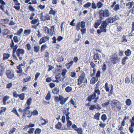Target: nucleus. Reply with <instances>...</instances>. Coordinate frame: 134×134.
Wrapping results in <instances>:
<instances>
[{
  "label": "nucleus",
  "mask_w": 134,
  "mask_h": 134,
  "mask_svg": "<svg viewBox=\"0 0 134 134\" xmlns=\"http://www.w3.org/2000/svg\"><path fill=\"white\" fill-rule=\"evenodd\" d=\"M100 18L104 19V17H108L110 15L109 11L108 9L100 10L99 12Z\"/></svg>",
  "instance_id": "nucleus-1"
},
{
  "label": "nucleus",
  "mask_w": 134,
  "mask_h": 134,
  "mask_svg": "<svg viewBox=\"0 0 134 134\" xmlns=\"http://www.w3.org/2000/svg\"><path fill=\"white\" fill-rule=\"evenodd\" d=\"M81 73V75L79 76L78 79L77 85H81L82 83L85 82L86 83L87 82L86 79H85V74L84 72H82Z\"/></svg>",
  "instance_id": "nucleus-2"
},
{
  "label": "nucleus",
  "mask_w": 134,
  "mask_h": 134,
  "mask_svg": "<svg viewBox=\"0 0 134 134\" xmlns=\"http://www.w3.org/2000/svg\"><path fill=\"white\" fill-rule=\"evenodd\" d=\"M112 104H113L115 105L114 106V108L116 107L119 109V111L121 110L122 107V105L121 103L119 101L116 99H114L111 101Z\"/></svg>",
  "instance_id": "nucleus-3"
},
{
  "label": "nucleus",
  "mask_w": 134,
  "mask_h": 134,
  "mask_svg": "<svg viewBox=\"0 0 134 134\" xmlns=\"http://www.w3.org/2000/svg\"><path fill=\"white\" fill-rule=\"evenodd\" d=\"M107 24L106 21H103L102 22L101 26H100L99 28H101L102 31L104 32H107Z\"/></svg>",
  "instance_id": "nucleus-4"
},
{
  "label": "nucleus",
  "mask_w": 134,
  "mask_h": 134,
  "mask_svg": "<svg viewBox=\"0 0 134 134\" xmlns=\"http://www.w3.org/2000/svg\"><path fill=\"white\" fill-rule=\"evenodd\" d=\"M6 73L7 78L9 79H12L14 77L13 72L10 70H7Z\"/></svg>",
  "instance_id": "nucleus-5"
},
{
  "label": "nucleus",
  "mask_w": 134,
  "mask_h": 134,
  "mask_svg": "<svg viewBox=\"0 0 134 134\" xmlns=\"http://www.w3.org/2000/svg\"><path fill=\"white\" fill-rule=\"evenodd\" d=\"M25 52V51L23 49L19 48L16 50V54L18 57H19L21 55H23Z\"/></svg>",
  "instance_id": "nucleus-6"
},
{
  "label": "nucleus",
  "mask_w": 134,
  "mask_h": 134,
  "mask_svg": "<svg viewBox=\"0 0 134 134\" xmlns=\"http://www.w3.org/2000/svg\"><path fill=\"white\" fill-rule=\"evenodd\" d=\"M49 37L47 36H45L41 38L39 41V43L40 44H41L42 43L46 42L47 41L49 40Z\"/></svg>",
  "instance_id": "nucleus-7"
},
{
  "label": "nucleus",
  "mask_w": 134,
  "mask_h": 134,
  "mask_svg": "<svg viewBox=\"0 0 134 134\" xmlns=\"http://www.w3.org/2000/svg\"><path fill=\"white\" fill-rule=\"evenodd\" d=\"M96 97V96L93 93L92 94L88 96L87 100L88 101L90 102L92 100L94 99Z\"/></svg>",
  "instance_id": "nucleus-8"
},
{
  "label": "nucleus",
  "mask_w": 134,
  "mask_h": 134,
  "mask_svg": "<svg viewBox=\"0 0 134 134\" xmlns=\"http://www.w3.org/2000/svg\"><path fill=\"white\" fill-rule=\"evenodd\" d=\"M69 97L66 98H64V97L62 96L61 98L60 99V103L62 105L64 104L69 98Z\"/></svg>",
  "instance_id": "nucleus-9"
},
{
  "label": "nucleus",
  "mask_w": 134,
  "mask_h": 134,
  "mask_svg": "<svg viewBox=\"0 0 134 134\" xmlns=\"http://www.w3.org/2000/svg\"><path fill=\"white\" fill-rule=\"evenodd\" d=\"M5 68L3 63L0 64V76H2L3 75V73L5 69Z\"/></svg>",
  "instance_id": "nucleus-10"
},
{
  "label": "nucleus",
  "mask_w": 134,
  "mask_h": 134,
  "mask_svg": "<svg viewBox=\"0 0 134 134\" xmlns=\"http://www.w3.org/2000/svg\"><path fill=\"white\" fill-rule=\"evenodd\" d=\"M96 96L97 94V95L99 96L100 94V92L99 90V87H96L94 89V92L93 93Z\"/></svg>",
  "instance_id": "nucleus-11"
},
{
  "label": "nucleus",
  "mask_w": 134,
  "mask_h": 134,
  "mask_svg": "<svg viewBox=\"0 0 134 134\" xmlns=\"http://www.w3.org/2000/svg\"><path fill=\"white\" fill-rule=\"evenodd\" d=\"M111 60L112 63L114 64L117 63L119 61V60L117 57H112Z\"/></svg>",
  "instance_id": "nucleus-12"
},
{
  "label": "nucleus",
  "mask_w": 134,
  "mask_h": 134,
  "mask_svg": "<svg viewBox=\"0 0 134 134\" xmlns=\"http://www.w3.org/2000/svg\"><path fill=\"white\" fill-rule=\"evenodd\" d=\"M54 26H51L49 28V34L52 35L53 34H54L55 33V32L54 31Z\"/></svg>",
  "instance_id": "nucleus-13"
},
{
  "label": "nucleus",
  "mask_w": 134,
  "mask_h": 134,
  "mask_svg": "<svg viewBox=\"0 0 134 134\" xmlns=\"http://www.w3.org/2000/svg\"><path fill=\"white\" fill-rule=\"evenodd\" d=\"M98 80V78L97 77H94L91 79L90 81V83L92 84H94Z\"/></svg>",
  "instance_id": "nucleus-14"
},
{
  "label": "nucleus",
  "mask_w": 134,
  "mask_h": 134,
  "mask_svg": "<svg viewBox=\"0 0 134 134\" xmlns=\"http://www.w3.org/2000/svg\"><path fill=\"white\" fill-rule=\"evenodd\" d=\"M101 22V20H98L96 21L94 24V27L96 28H97L100 25Z\"/></svg>",
  "instance_id": "nucleus-15"
},
{
  "label": "nucleus",
  "mask_w": 134,
  "mask_h": 134,
  "mask_svg": "<svg viewBox=\"0 0 134 134\" xmlns=\"http://www.w3.org/2000/svg\"><path fill=\"white\" fill-rule=\"evenodd\" d=\"M9 97L8 96H6L4 97L3 98V101L4 105H5L6 104V101L9 99Z\"/></svg>",
  "instance_id": "nucleus-16"
},
{
  "label": "nucleus",
  "mask_w": 134,
  "mask_h": 134,
  "mask_svg": "<svg viewBox=\"0 0 134 134\" xmlns=\"http://www.w3.org/2000/svg\"><path fill=\"white\" fill-rule=\"evenodd\" d=\"M3 60H4L7 59L10 57V54L8 53H4L3 54Z\"/></svg>",
  "instance_id": "nucleus-17"
},
{
  "label": "nucleus",
  "mask_w": 134,
  "mask_h": 134,
  "mask_svg": "<svg viewBox=\"0 0 134 134\" xmlns=\"http://www.w3.org/2000/svg\"><path fill=\"white\" fill-rule=\"evenodd\" d=\"M62 96L59 95V97L57 96H55L54 97V100L56 102H58L60 101V99L61 98Z\"/></svg>",
  "instance_id": "nucleus-18"
},
{
  "label": "nucleus",
  "mask_w": 134,
  "mask_h": 134,
  "mask_svg": "<svg viewBox=\"0 0 134 134\" xmlns=\"http://www.w3.org/2000/svg\"><path fill=\"white\" fill-rule=\"evenodd\" d=\"M50 19H51L50 16V15H49L48 14H46L44 16V18L43 19H44V20H43L42 21H46L50 20Z\"/></svg>",
  "instance_id": "nucleus-19"
},
{
  "label": "nucleus",
  "mask_w": 134,
  "mask_h": 134,
  "mask_svg": "<svg viewBox=\"0 0 134 134\" xmlns=\"http://www.w3.org/2000/svg\"><path fill=\"white\" fill-rule=\"evenodd\" d=\"M59 89L57 87H55L53 90L52 92L54 94H58L59 93Z\"/></svg>",
  "instance_id": "nucleus-20"
},
{
  "label": "nucleus",
  "mask_w": 134,
  "mask_h": 134,
  "mask_svg": "<svg viewBox=\"0 0 134 134\" xmlns=\"http://www.w3.org/2000/svg\"><path fill=\"white\" fill-rule=\"evenodd\" d=\"M34 52L36 53H38L40 50V46H34Z\"/></svg>",
  "instance_id": "nucleus-21"
},
{
  "label": "nucleus",
  "mask_w": 134,
  "mask_h": 134,
  "mask_svg": "<svg viewBox=\"0 0 134 134\" xmlns=\"http://www.w3.org/2000/svg\"><path fill=\"white\" fill-rule=\"evenodd\" d=\"M35 19L32 20L31 21V23L32 24H36L38 21L39 19L38 18L35 17Z\"/></svg>",
  "instance_id": "nucleus-22"
},
{
  "label": "nucleus",
  "mask_w": 134,
  "mask_h": 134,
  "mask_svg": "<svg viewBox=\"0 0 134 134\" xmlns=\"http://www.w3.org/2000/svg\"><path fill=\"white\" fill-rule=\"evenodd\" d=\"M101 118L103 122H104L107 119V116L106 114H103L101 116Z\"/></svg>",
  "instance_id": "nucleus-23"
},
{
  "label": "nucleus",
  "mask_w": 134,
  "mask_h": 134,
  "mask_svg": "<svg viewBox=\"0 0 134 134\" xmlns=\"http://www.w3.org/2000/svg\"><path fill=\"white\" fill-rule=\"evenodd\" d=\"M100 115V113L99 112H98L95 114L94 115V118L95 119L99 120V117Z\"/></svg>",
  "instance_id": "nucleus-24"
},
{
  "label": "nucleus",
  "mask_w": 134,
  "mask_h": 134,
  "mask_svg": "<svg viewBox=\"0 0 134 134\" xmlns=\"http://www.w3.org/2000/svg\"><path fill=\"white\" fill-rule=\"evenodd\" d=\"M65 90L66 92L69 93L72 91V88L71 87L68 86L65 88Z\"/></svg>",
  "instance_id": "nucleus-25"
},
{
  "label": "nucleus",
  "mask_w": 134,
  "mask_h": 134,
  "mask_svg": "<svg viewBox=\"0 0 134 134\" xmlns=\"http://www.w3.org/2000/svg\"><path fill=\"white\" fill-rule=\"evenodd\" d=\"M131 123L130 126L134 127V115L132 117L131 119L130 120Z\"/></svg>",
  "instance_id": "nucleus-26"
},
{
  "label": "nucleus",
  "mask_w": 134,
  "mask_h": 134,
  "mask_svg": "<svg viewBox=\"0 0 134 134\" xmlns=\"http://www.w3.org/2000/svg\"><path fill=\"white\" fill-rule=\"evenodd\" d=\"M97 7L98 8H100L103 6V3L100 1L98 2L97 3Z\"/></svg>",
  "instance_id": "nucleus-27"
},
{
  "label": "nucleus",
  "mask_w": 134,
  "mask_h": 134,
  "mask_svg": "<svg viewBox=\"0 0 134 134\" xmlns=\"http://www.w3.org/2000/svg\"><path fill=\"white\" fill-rule=\"evenodd\" d=\"M91 4L90 2H88L83 5V7L85 8H88L90 7Z\"/></svg>",
  "instance_id": "nucleus-28"
},
{
  "label": "nucleus",
  "mask_w": 134,
  "mask_h": 134,
  "mask_svg": "<svg viewBox=\"0 0 134 134\" xmlns=\"http://www.w3.org/2000/svg\"><path fill=\"white\" fill-rule=\"evenodd\" d=\"M112 18L114 22L116 21L117 20H120V18L119 16L118 15H116L113 17H112Z\"/></svg>",
  "instance_id": "nucleus-29"
},
{
  "label": "nucleus",
  "mask_w": 134,
  "mask_h": 134,
  "mask_svg": "<svg viewBox=\"0 0 134 134\" xmlns=\"http://www.w3.org/2000/svg\"><path fill=\"white\" fill-rule=\"evenodd\" d=\"M125 103L128 106H130L131 104V101L130 99H126Z\"/></svg>",
  "instance_id": "nucleus-30"
},
{
  "label": "nucleus",
  "mask_w": 134,
  "mask_h": 134,
  "mask_svg": "<svg viewBox=\"0 0 134 134\" xmlns=\"http://www.w3.org/2000/svg\"><path fill=\"white\" fill-rule=\"evenodd\" d=\"M62 124L61 122H58L55 125V127L56 128L58 129H60L62 127Z\"/></svg>",
  "instance_id": "nucleus-31"
},
{
  "label": "nucleus",
  "mask_w": 134,
  "mask_h": 134,
  "mask_svg": "<svg viewBox=\"0 0 134 134\" xmlns=\"http://www.w3.org/2000/svg\"><path fill=\"white\" fill-rule=\"evenodd\" d=\"M31 32L30 30H25L24 32V34H25L27 36L30 34Z\"/></svg>",
  "instance_id": "nucleus-32"
},
{
  "label": "nucleus",
  "mask_w": 134,
  "mask_h": 134,
  "mask_svg": "<svg viewBox=\"0 0 134 134\" xmlns=\"http://www.w3.org/2000/svg\"><path fill=\"white\" fill-rule=\"evenodd\" d=\"M70 75L72 77H75L76 76V73L75 71L70 72Z\"/></svg>",
  "instance_id": "nucleus-33"
},
{
  "label": "nucleus",
  "mask_w": 134,
  "mask_h": 134,
  "mask_svg": "<svg viewBox=\"0 0 134 134\" xmlns=\"http://www.w3.org/2000/svg\"><path fill=\"white\" fill-rule=\"evenodd\" d=\"M76 131L78 134H82L83 131L81 128H78Z\"/></svg>",
  "instance_id": "nucleus-34"
},
{
  "label": "nucleus",
  "mask_w": 134,
  "mask_h": 134,
  "mask_svg": "<svg viewBox=\"0 0 134 134\" xmlns=\"http://www.w3.org/2000/svg\"><path fill=\"white\" fill-rule=\"evenodd\" d=\"M104 88L106 92H108L109 91V89L108 84L107 82H106L105 84Z\"/></svg>",
  "instance_id": "nucleus-35"
},
{
  "label": "nucleus",
  "mask_w": 134,
  "mask_h": 134,
  "mask_svg": "<svg viewBox=\"0 0 134 134\" xmlns=\"http://www.w3.org/2000/svg\"><path fill=\"white\" fill-rule=\"evenodd\" d=\"M47 47V45L46 44H44L43 45H42L41 47V52H43Z\"/></svg>",
  "instance_id": "nucleus-36"
},
{
  "label": "nucleus",
  "mask_w": 134,
  "mask_h": 134,
  "mask_svg": "<svg viewBox=\"0 0 134 134\" xmlns=\"http://www.w3.org/2000/svg\"><path fill=\"white\" fill-rule=\"evenodd\" d=\"M91 7L93 9H96L97 8V4H96L93 1V2L91 4Z\"/></svg>",
  "instance_id": "nucleus-37"
},
{
  "label": "nucleus",
  "mask_w": 134,
  "mask_h": 134,
  "mask_svg": "<svg viewBox=\"0 0 134 134\" xmlns=\"http://www.w3.org/2000/svg\"><path fill=\"white\" fill-rule=\"evenodd\" d=\"M51 92L50 91H49L48 93L47 94V96L46 97V100H49L51 98V96L50 94Z\"/></svg>",
  "instance_id": "nucleus-38"
},
{
  "label": "nucleus",
  "mask_w": 134,
  "mask_h": 134,
  "mask_svg": "<svg viewBox=\"0 0 134 134\" xmlns=\"http://www.w3.org/2000/svg\"><path fill=\"white\" fill-rule=\"evenodd\" d=\"M125 53L126 56H129L131 54V51L130 50L127 49L125 51Z\"/></svg>",
  "instance_id": "nucleus-39"
},
{
  "label": "nucleus",
  "mask_w": 134,
  "mask_h": 134,
  "mask_svg": "<svg viewBox=\"0 0 134 134\" xmlns=\"http://www.w3.org/2000/svg\"><path fill=\"white\" fill-rule=\"evenodd\" d=\"M25 94L24 93H22L19 95V97L20 99L22 100H23L25 97Z\"/></svg>",
  "instance_id": "nucleus-40"
},
{
  "label": "nucleus",
  "mask_w": 134,
  "mask_h": 134,
  "mask_svg": "<svg viewBox=\"0 0 134 134\" xmlns=\"http://www.w3.org/2000/svg\"><path fill=\"white\" fill-rule=\"evenodd\" d=\"M23 31V29L22 28L20 29L17 32L16 34L20 36Z\"/></svg>",
  "instance_id": "nucleus-41"
},
{
  "label": "nucleus",
  "mask_w": 134,
  "mask_h": 134,
  "mask_svg": "<svg viewBox=\"0 0 134 134\" xmlns=\"http://www.w3.org/2000/svg\"><path fill=\"white\" fill-rule=\"evenodd\" d=\"M57 12V11L56 10H54L53 11H50L49 14H50L53 15H55Z\"/></svg>",
  "instance_id": "nucleus-42"
},
{
  "label": "nucleus",
  "mask_w": 134,
  "mask_h": 134,
  "mask_svg": "<svg viewBox=\"0 0 134 134\" xmlns=\"http://www.w3.org/2000/svg\"><path fill=\"white\" fill-rule=\"evenodd\" d=\"M95 109H96V105H92L89 108V109L92 110H94Z\"/></svg>",
  "instance_id": "nucleus-43"
},
{
  "label": "nucleus",
  "mask_w": 134,
  "mask_h": 134,
  "mask_svg": "<svg viewBox=\"0 0 134 134\" xmlns=\"http://www.w3.org/2000/svg\"><path fill=\"white\" fill-rule=\"evenodd\" d=\"M110 104L109 101L108 100V102H106L102 104V106L104 107H105Z\"/></svg>",
  "instance_id": "nucleus-44"
},
{
  "label": "nucleus",
  "mask_w": 134,
  "mask_h": 134,
  "mask_svg": "<svg viewBox=\"0 0 134 134\" xmlns=\"http://www.w3.org/2000/svg\"><path fill=\"white\" fill-rule=\"evenodd\" d=\"M41 132V129L37 128L35 130V134H39Z\"/></svg>",
  "instance_id": "nucleus-45"
},
{
  "label": "nucleus",
  "mask_w": 134,
  "mask_h": 134,
  "mask_svg": "<svg viewBox=\"0 0 134 134\" xmlns=\"http://www.w3.org/2000/svg\"><path fill=\"white\" fill-rule=\"evenodd\" d=\"M128 59L127 57H125L123 58L122 60V63L123 65H124L126 63V60Z\"/></svg>",
  "instance_id": "nucleus-46"
},
{
  "label": "nucleus",
  "mask_w": 134,
  "mask_h": 134,
  "mask_svg": "<svg viewBox=\"0 0 134 134\" xmlns=\"http://www.w3.org/2000/svg\"><path fill=\"white\" fill-rule=\"evenodd\" d=\"M32 114L34 115H37L38 114V112L37 110H35L32 112Z\"/></svg>",
  "instance_id": "nucleus-47"
},
{
  "label": "nucleus",
  "mask_w": 134,
  "mask_h": 134,
  "mask_svg": "<svg viewBox=\"0 0 134 134\" xmlns=\"http://www.w3.org/2000/svg\"><path fill=\"white\" fill-rule=\"evenodd\" d=\"M119 5L118 4H116L115 5V7L113 9L115 11H117L119 9Z\"/></svg>",
  "instance_id": "nucleus-48"
},
{
  "label": "nucleus",
  "mask_w": 134,
  "mask_h": 134,
  "mask_svg": "<svg viewBox=\"0 0 134 134\" xmlns=\"http://www.w3.org/2000/svg\"><path fill=\"white\" fill-rule=\"evenodd\" d=\"M125 82L126 83H129L130 82L131 80L130 78L127 77L125 79Z\"/></svg>",
  "instance_id": "nucleus-49"
},
{
  "label": "nucleus",
  "mask_w": 134,
  "mask_h": 134,
  "mask_svg": "<svg viewBox=\"0 0 134 134\" xmlns=\"http://www.w3.org/2000/svg\"><path fill=\"white\" fill-rule=\"evenodd\" d=\"M96 105V108L97 110H100L101 108L100 105L98 103H97Z\"/></svg>",
  "instance_id": "nucleus-50"
},
{
  "label": "nucleus",
  "mask_w": 134,
  "mask_h": 134,
  "mask_svg": "<svg viewBox=\"0 0 134 134\" xmlns=\"http://www.w3.org/2000/svg\"><path fill=\"white\" fill-rule=\"evenodd\" d=\"M67 126L68 127H70L72 125V123L71 121L70 120L67 121Z\"/></svg>",
  "instance_id": "nucleus-51"
},
{
  "label": "nucleus",
  "mask_w": 134,
  "mask_h": 134,
  "mask_svg": "<svg viewBox=\"0 0 134 134\" xmlns=\"http://www.w3.org/2000/svg\"><path fill=\"white\" fill-rule=\"evenodd\" d=\"M85 23L83 21H82L80 24L81 27L82 29H84L85 27Z\"/></svg>",
  "instance_id": "nucleus-52"
},
{
  "label": "nucleus",
  "mask_w": 134,
  "mask_h": 134,
  "mask_svg": "<svg viewBox=\"0 0 134 134\" xmlns=\"http://www.w3.org/2000/svg\"><path fill=\"white\" fill-rule=\"evenodd\" d=\"M31 79V77L30 76L25 78L23 80V82H26L29 81Z\"/></svg>",
  "instance_id": "nucleus-53"
},
{
  "label": "nucleus",
  "mask_w": 134,
  "mask_h": 134,
  "mask_svg": "<svg viewBox=\"0 0 134 134\" xmlns=\"http://www.w3.org/2000/svg\"><path fill=\"white\" fill-rule=\"evenodd\" d=\"M80 22L77 23L76 25V29L77 31H79L80 29Z\"/></svg>",
  "instance_id": "nucleus-54"
},
{
  "label": "nucleus",
  "mask_w": 134,
  "mask_h": 134,
  "mask_svg": "<svg viewBox=\"0 0 134 134\" xmlns=\"http://www.w3.org/2000/svg\"><path fill=\"white\" fill-rule=\"evenodd\" d=\"M26 46L28 50L30 51L31 49V45L30 43H29L27 44L26 45Z\"/></svg>",
  "instance_id": "nucleus-55"
},
{
  "label": "nucleus",
  "mask_w": 134,
  "mask_h": 134,
  "mask_svg": "<svg viewBox=\"0 0 134 134\" xmlns=\"http://www.w3.org/2000/svg\"><path fill=\"white\" fill-rule=\"evenodd\" d=\"M93 58L94 59L97 60L99 58V57L97 54H96L94 55Z\"/></svg>",
  "instance_id": "nucleus-56"
},
{
  "label": "nucleus",
  "mask_w": 134,
  "mask_h": 134,
  "mask_svg": "<svg viewBox=\"0 0 134 134\" xmlns=\"http://www.w3.org/2000/svg\"><path fill=\"white\" fill-rule=\"evenodd\" d=\"M99 126L101 127L104 128L106 125L105 124L103 123L102 121L100 122V124L99 125Z\"/></svg>",
  "instance_id": "nucleus-57"
},
{
  "label": "nucleus",
  "mask_w": 134,
  "mask_h": 134,
  "mask_svg": "<svg viewBox=\"0 0 134 134\" xmlns=\"http://www.w3.org/2000/svg\"><path fill=\"white\" fill-rule=\"evenodd\" d=\"M66 71H67L66 70H63L62 71V74L64 78H65V75H66Z\"/></svg>",
  "instance_id": "nucleus-58"
},
{
  "label": "nucleus",
  "mask_w": 134,
  "mask_h": 134,
  "mask_svg": "<svg viewBox=\"0 0 134 134\" xmlns=\"http://www.w3.org/2000/svg\"><path fill=\"white\" fill-rule=\"evenodd\" d=\"M32 99L31 98H30L27 100V101L26 103L29 105L31 104V103Z\"/></svg>",
  "instance_id": "nucleus-59"
},
{
  "label": "nucleus",
  "mask_w": 134,
  "mask_h": 134,
  "mask_svg": "<svg viewBox=\"0 0 134 134\" xmlns=\"http://www.w3.org/2000/svg\"><path fill=\"white\" fill-rule=\"evenodd\" d=\"M34 130L35 129L34 128L30 129L29 130L27 131V132L29 134L32 133H33Z\"/></svg>",
  "instance_id": "nucleus-60"
},
{
  "label": "nucleus",
  "mask_w": 134,
  "mask_h": 134,
  "mask_svg": "<svg viewBox=\"0 0 134 134\" xmlns=\"http://www.w3.org/2000/svg\"><path fill=\"white\" fill-rule=\"evenodd\" d=\"M16 131V128L14 127L13 128L12 130H11L9 132V134H11L14 132Z\"/></svg>",
  "instance_id": "nucleus-61"
},
{
  "label": "nucleus",
  "mask_w": 134,
  "mask_h": 134,
  "mask_svg": "<svg viewBox=\"0 0 134 134\" xmlns=\"http://www.w3.org/2000/svg\"><path fill=\"white\" fill-rule=\"evenodd\" d=\"M133 127L130 126L129 127V130L130 131V132L132 133L134 131V130Z\"/></svg>",
  "instance_id": "nucleus-62"
},
{
  "label": "nucleus",
  "mask_w": 134,
  "mask_h": 134,
  "mask_svg": "<svg viewBox=\"0 0 134 134\" xmlns=\"http://www.w3.org/2000/svg\"><path fill=\"white\" fill-rule=\"evenodd\" d=\"M13 40L15 43H18L19 41L18 39V38L17 36H14V37H13Z\"/></svg>",
  "instance_id": "nucleus-63"
},
{
  "label": "nucleus",
  "mask_w": 134,
  "mask_h": 134,
  "mask_svg": "<svg viewBox=\"0 0 134 134\" xmlns=\"http://www.w3.org/2000/svg\"><path fill=\"white\" fill-rule=\"evenodd\" d=\"M29 8L30 11H35V9L31 5L29 6Z\"/></svg>",
  "instance_id": "nucleus-64"
}]
</instances>
